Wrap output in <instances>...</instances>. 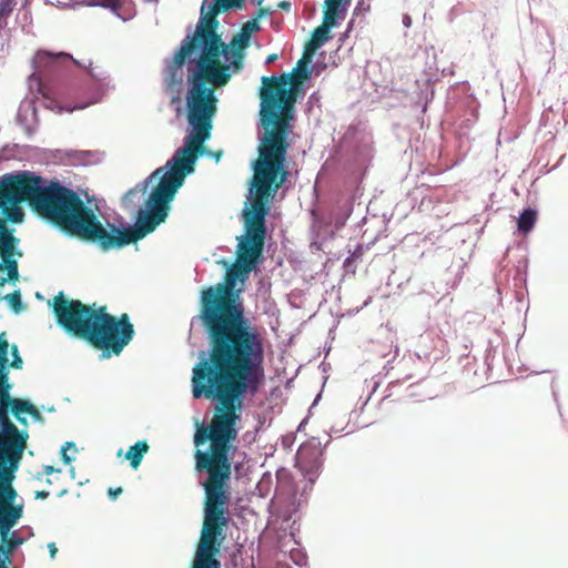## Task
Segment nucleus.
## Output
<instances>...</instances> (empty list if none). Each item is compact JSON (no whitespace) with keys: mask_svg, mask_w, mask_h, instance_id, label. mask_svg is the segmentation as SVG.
<instances>
[{"mask_svg":"<svg viewBox=\"0 0 568 568\" xmlns=\"http://www.w3.org/2000/svg\"><path fill=\"white\" fill-rule=\"evenodd\" d=\"M285 146L275 135L266 140L261 160L254 164L255 189L251 207L243 211L244 235L237 237L236 261L226 271L224 283L202 292L201 320L209 336V352L192 369L194 398L216 400L207 425L194 434L195 469L207 475L203 483L205 500H229L232 475L230 452L239 436L245 394L257 393L263 379L264 345L261 334L244 316L240 300L244 282L263 253L268 201L278 189Z\"/></svg>","mask_w":568,"mask_h":568,"instance_id":"f257e3e1","label":"nucleus"},{"mask_svg":"<svg viewBox=\"0 0 568 568\" xmlns=\"http://www.w3.org/2000/svg\"><path fill=\"white\" fill-rule=\"evenodd\" d=\"M27 202L41 217L61 231L79 239L98 243L104 251L121 248L142 240L165 222L169 205L154 196V189L136 214L133 227L119 229L109 224L104 229L97 215L71 189L58 182L43 185L41 176L22 171L0 176L1 220L21 223L24 213L20 206Z\"/></svg>","mask_w":568,"mask_h":568,"instance_id":"f03ea898","label":"nucleus"},{"mask_svg":"<svg viewBox=\"0 0 568 568\" xmlns=\"http://www.w3.org/2000/svg\"><path fill=\"white\" fill-rule=\"evenodd\" d=\"M230 79V67H222V62L217 61L215 47L209 48L201 59H196L186 95L187 120L192 130L185 139L184 146L174 153L164 168H158L141 184L140 192L144 193L148 184L158 180L154 196L162 199L166 205L174 199L186 174L194 170V163L203 149L204 141L210 138L217 103L214 89L225 85ZM138 187L124 194V205H129L132 196L139 192Z\"/></svg>","mask_w":568,"mask_h":568,"instance_id":"7ed1b4c3","label":"nucleus"},{"mask_svg":"<svg viewBox=\"0 0 568 568\" xmlns=\"http://www.w3.org/2000/svg\"><path fill=\"white\" fill-rule=\"evenodd\" d=\"M57 323L67 333L84 339L109 358L119 356L134 337V327L128 314H110L105 305L95 307L80 300H69L59 292L49 302Z\"/></svg>","mask_w":568,"mask_h":568,"instance_id":"20e7f679","label":"nucleus"},{"mask_svg":"<svg viewBox=\"0 0 568 568\" xmlns=\"http://www.w3.org/2000/svg\"><path fill=\"white\" fill-rule=\"evenodd\" d=\"M306 59L304 55L297 62L292 75L283 73L278 77L262 78V87L260 88V125L263 129V135L261 136L257 160H261V152L264 149L265 142L272 135L281 140L285 146L283 160L281 161L282 170L278 173L275 189H280L290 174L285 168V160L290 148L287 138L291 132V122L295 115L296 92L293 85L308 79L310 71L307 70Z\"/></svg>","mask_w":568,"mask_h":568,"instance_id":"39448f33","label":"nucleus"},{"mask_svg":"<svg viewBox=\"0 0 568 568\" xmlns=\"http://www.w3.org/2000/svg\"><path fill=\"white\" fill-rule=\"evenodd\" d=\"M12 384L9 382L8 366L0 369V475L14 476L13 473L22 458L29 438L27 430H19L10 419L9 414L27 426L31 404L27 399L11 397Z\"/></svg>","mask_w":568,"mask_h":568,"instance_id":"423d86ee","label":"nucleus"},{"mask_svg":"<svg viewBox=\"0 0 568 568\" xmlns=\"http://www.w3.org/2000/svg\"><path fill=\"white\" fill-rule=\"evenodd\" d=\"M245 0H204L201 6V16L196 24V30H204L213 33L217 39V61L223 55L225 62L222 67H230V73H237L243 68L245 50L250 47L251 37L260 31L261 27L256 19L245 22L240 31L233 36L231 42L225 44L217 33V16L232 9H241Z\"/></svg>","mask_w":568,"mask_h":568,"instance_id":"0eeeda50","label":"nucleus"},{"mask_svg":"<svg viewBox=\"0 0 568 568\" xmlns=\"http://www.w3.org/2000/svg\"><path fill=\"white\" fill-rule=\"evenodd\" d=\"M13 479L14 476L0 475V550L11 555L23 544V538L12 529L24 515V504L17 503Z\"/></svg>","mask_w":568,"mask_h":568,"instance_id":"6e6552de","label":"nucleus"},{"mask_svg":"<svg viewBox=\"0 0 568 568\" xmlns=\"http://www.w3.org/2000/svg\"><path fill=\"white\" fill-rule=\"evenodd\" d=\"M227 514H204L201 538L191 568H221L216 558L225 539Z\"/></svg>","mask_w":568,"mask_h":568,"instance_id":"1a4fd4ad","label":"nucleus"},{"mask_svg":"<svg viewBox=\"0 0 568 568\" xmlns=\"http://www.w3.org/2000/svg\"><path fill=\"white\" fill-rule=\"evenodd\" d=\"M204 30H196L192 36H187L183 41L175 53L173 60L166 68V77H165V85L166 89L173 91L178 85L182 83V67L185 61L192 57L193 53L200 51L199 58L201 59L207 49L211 47H215L217 50V39L213 33L206 31V34H203Z\"/></svg>","mask_w":568,"mask_h":568,"instance_id":"9d476101","label":"nucleus"},{"mask_svg":"<svg viewBox=\"0 0 568 568\" xmlns=\"http://www.w3.org/2000/svg\"><path fill=\"white\" fill-rule=\"evenodd\" d=\"M19 239L14 236L13 230L0 219V286L8 282L19 280L18 252Z\"/></svg>","mask_w":568,"mask_h":568,"instance_id":"9b49d317","label":"nucleus"},{"mask_svg":"<svg viewBox=\"0 0 568 568\" xmlns=\"http://www.w3.org/2000/svg\"><path fill=\"white\" fill-rule=\"evenodd\" d=\"M321 453L316 448L301 447L297 453V464L308 476L316 474L322 465L320 460ZM311 480L312 477H310Z\"/></svg>","mask_w":568,"mask_h":568,"instance_id":"f8f14e48","label":"nucleus"},{"mask_svg":"<svg viewBox=\"0 0 568 568\" xmlns=\"http://www.w3.org/2000/svg\"><path fill=\"white\" fill-rule=\"evenodd\" d=\"M347 7L348 4L338 1L325 0V10L322 23L331 29L336 27L338 19L345 18Z\"/></svg>","mask_w":568,"mask_h":568,"instance_id":"ddd939ff","label":"nucleus"},{"mask_svg":"<svg viewBox=\"0 0 568 568\" xmlns=\"http://www.w3.org/2000/svg\"><path fill=\"white\" fill-rule=\"evenodd\" d=\"M329 30L331 28L323 23L314 29L310 40L306 42L304 48V55L306 58H311L316 52V50H318L326 41L331 39Z\"/></svg>","mask_w":568,"mask_h":568,"instance_id":"4468645a","label":"nucleus"},{"mask_svg":"<svg viewBox=\"0 0 568 568\" xmlns=\"http://www.w3.org/2000/svg\"><path fill=\"white\" fill-rule=\"evenodd\" d=\"M149 444L145 440H139L126 452L125 458L130 460L133 469H138L144 455L149 452Z\"/></svg>","mask_w":568,"mask_h":568,"instance_id":"2eb2a0df","label":"nucleus"},{"mask_svg":"<svg viewBox=\"0 0 568 568\" xmlns=\"http://www.w3.org/2000/svg\"><path fill=\"white\" fill-rule=\"evenodd\" d=\"M59 59H68V60L73 61L77 65H81V63L78 60H75L72 55H70L69 53H65V52L51 53L45 50H40L37 52L36 57H34V62L39 65L45 67V65H49L50 63H53L54 61H57Z\"/></svg>","mask_w":568,"mask_h":568,"instance_id":"dca6fc26","label":"nucleus"},{"mask_svg":"<svg viewBox=\"0 0 568 568\" xmlns=\"http://www.w3.org/2000/svg\"><path fill=\"white\" fill-rule=\"evenodd\" d=\"M537 222V212L532 209H525L517 221L518 231L528 234Z\"/></svg>","mask_w":568,"mask_h":568,"instance_id":"f3484780","label":"nucleus"},{"mask_svg":"<svg viewBox=\"0 0 568 568\" xmlns=\"http://www.w3.org/2000/svg\"><path fill=\"white\" fill-rule=\"evenodd\" d=\"M17 0H0V29L8 26V19L17 7Z\"/></svg>","mask_w":568,"mask_h":568,"instance_id":"a211bd4d","label":"nucleus"},{"mask_svg":"<svg viewBox=\"0 0 568 568\" xmlns=\"http://www.w3.org/2000/svg\"><path fill=\"white\" fill-rule=\"evenodd\" d=\"M84 68L89 71L90 75L94 80L100 82L101 87H110L109 73L106 71L98 70L99 68H93L92 62H90L89 65H84Z\"/></svg>","mask_w":568,"mask_h":568,"instance_id":"6ab92c4d","label":"nucleus"},{"mask_svg":"<svg viewBox=\"0 0 568 568\" xmlns=\"http://www.w3.org/2000/svg\"><path fill=\"white\" fill-rule=\"evenodd\" d=\"M9 351L11 353L12 359L10 363L8 362V369H21L23 367V359L20 356L18 346L16 344H9Z\"/></svg>","mask_w":568,"mask_h":568,"instance_id":"aec40b11","label":"nucleus"},{"mask_svg":"<svg viewBox=\"0 0 568 568\" xmlns=\"http://www.w3.org/2000/svg\"><path fill=\"white\" fill-rule=\"evenodd\" d=\"M9 343L6 333H0V369L8 366Z\"/></svg>","mask_w":568,"mask_h":568,"instance_id":"412c9836","label":"nucleus"},{"mask_svg":"<svg viewBox=\"0 0 568 568\" xmlns=\"http://www.w3.org/2000/svg\"><path fill=\"white\" fill-rule=\"evenodd\" d=\"M4 298L8 301L11 308L16 313H19L22 310V301H21L20 291H14L13 293L8 294Z\"/></svg>","mask_w":568,"mask_h":568,"instance_id":"4be33fe9","label":"nucleus"},{"mask_svg":"<svg viewBox=\"0 0 568 568\" xmlns=\"http://www.w3.org/2000/svg\"><path fill=\"white\" fill-rule=\"evenodd\" d=\"M97 101H91V102H88V103H84V104H79V105H74L72 108L68 106H62V105H59L58 109H57V113H62L63 111H67V112H73L75 110H82L87 106H89L90 104H93L95 103Z\"/></svg>","mask_w":568,"mask_h":568,"instance_id":"5701e85b","label":"nucleus"},{"mask_svg":"<svg viewBox=\"0 0 568 568\" xmlns=\"http://www.w3.org/2000/svg\"><path fill=\"white\" fill-rule=\"evenodd\" d=\"M0 562H3V566L9 567L12 564V555L0 550Z\"/></svg>","mask_w":568,"mask_h":568,"instance_id":"b1692460","label":"nucleus"},{"mask_svg":"<svg viewBox=\"0 0 568 568\" xmlns=\"http://www.w3.org/2000/svg\"><path fill=\"white\" fill-rule=\"evenodd\" d=\"M28 415H30L34 420H38V422L43 420V417H42L40 410L33 404H31Z\"/></svg>","mask_w":568,"mask_h":568,"instance_id":"393cba45","label":"nucleus"},{"mask_svg":"<svg viewBox=\"0 0 568 568\" xmlns=\"http://www.w3.org/2000/svg\"><path fill=\"white\" fill-rule=\"evenodd\" d=\"M61 474V470L60 469H57L54 468L53 466H44L43 467V475L47 476V477H50L52 474Z\"/></svg>","mask_w":568,"mask_h":568,"instance_id":"a878e982","label":"nucleus"},{"mask_svg":"<svg viewBox=\"0 0 568 568\" xmlns=\"http://www.w3.org/2000/svg\"><path fill=\"white\" fill-rule=\"evenodd\" d=\"M122 488L121 487H118V488H110L109 489V496L112 498V499H115L119 495L122 494Z\"/></svg>","mask_w":568,"mask_h":568,"instance_id":"bb28decb","label":"nucleus"},{"mask_svg":"<svg viewBox=\"0 0 568 568\" xmlns=\"http://www.w3.org/2000/svg\"><path fill=\"white\" fill-rule=\"evenodd\" d=\"M271 11L268 8H260L256 12V17L254 19L258 20L260 18L266 16V14H270Z\"/></svg>","mask_w":568,"mask_h":568,"instance_id":"cd10ccee","label":"nucleus"},{"mask_svg":"<svg viewBox=\"0 0 568 568\" xmlns=\"http://www.w3.org/2000/svg\"><path fill=\"white\" fill-rule=\"evenodd\" d=\"M50 493L47 490H38L36 491V499H47L49 497Z\"/></svg>","mask_w":568,"mask_h":568,"instance_id":"c85d7f7f","label":"nucleus"},{"mask_svg":"<svg viewBox=\"0 0 568 568\" xmlns=\"http://www.w3.org/2000/svg\"><path fill=\"white\" fill-rule=\"evenodd\" d=\"M48 548H49V551H50V557H51V558H54V556H55V554H57V551H58V549H57V547H55V544H54V542H50V544L48 545Z\"/></svg>","mask_w":568,"mask_h":568,"instance_id":"c756f323","label":"nucleus"},{"mask_svg":"<svg viewBox=\"0 0 568 568\" xmlns=\"http://www.w3.org/2000/svg\"><path fill=\"white\" fill-rule=\"evenodd\" d=\"M276 60H277V54L276 53H272V54L267 55L265 63L270 64V63L275 62Z\"/></svg>","mask_w":568,"mask_h":568,"instance_id":"7c9ffc66","label":"nucleus"},{"mask_svg":"<svg viewBox=\"0 0 568 568\" xmlns=\"http://www.w3.org/2000/svg\"><path fill=\"white\" fill-rule=\"evenodd\" d=\"M62 460L64 462V464L71 463V458L67 455L65 447H63L62 449Z\"/></svg>","mask_w":568,"mask_h":568,"instance_id":"2f4dec72","label":"nucleus"},{"mask_svg":"<svg viewBox=\"0 0 568 568\" xmlns=\"http://www.w3.org/2000/svg\"><path fill=\"white\" fill-rule=\"evenodd\" d=\"M278 8L283 9V10H290L291 3L288 1H282L278 3Z\"/></svg>","mask_w":568,"mask_h":568,"instance_id":"473e14b6","label":"nucleus"},{"mask_svg":"<svg viewBox=\"0 0 568 568\" xmlns=\"http://www.w3.org/2000/svg\"><path fill=\"white\" fill-rule=\"evenodd\" d=\"M47 484L48 485H51L52 484V479L50 477L47 478Z\"/></svg>","mask_w":568,"mask_h":568,"instance_id":"72a5a7b5","label":"nucleus"},{"mask_svg":"<svg viewBox=\"0 0 568 568\" xmlns=\"http://www.w3.org/2000/svg\"><path fill=\"white\" fill-rule=\"evenodd\" d=\"M406 26H408L409 23V18H406V20L404 21Z\"/></svg>","mask_w":568,"mask_h":568,"instance_id":"f704fd0d","label":"nucleus"},{"mask_svg":"<svg viewBox=\"0 0 568 568\" xmlns=\"http://www.w3.org/2000/svg\"><path fill=\"white\" fill-rule=\"evenodd\" d=\"M406 26H408L409 23V18H406V20L404 21Z\"/></svg>","mask_w":568,"mask_h":568,"instance_id":"c9c22d12","label":"nucleus"},{"mask_svg":"<svg viewBox=\"0 0 568 568\" xmlns=\"http://www.w3.org/2000/svg\"><path fill=\"white\" fill-rule=\"evenodd\" d=\"M0 568H9V567H6V566H3V562H0Z\"/></svg>","mask_w":568,"mask_h":568,"instance_id":"e433bc0d","label":"nucleus"},{"mask_svg":"<svg viewBox=\"0 0 568 568\" xmlns=\"http://www.w3.org/2000/svg\"><path fill=\"white\" fill-rule=\"evenodd\" d=\"M67 446H72V447H74V444H72V443H67Z\"/></svg>","mask_w":568,"mask_h":568,"instance_id":"4c0bfd02","label":"nucleus"},{"mask_svg":"<svg viewBox=\"0 0 568 568\" xmlns=\"http://www.w3.org/2000/svg\"><path fill=\"white\" fill-rule=\"evenodd\" d=\"M65 493V490H62L59 493V496H62Z\"/></svg>","mask_w":568,"mask_h":568,"instance_id":"58836bf2","label":"nucleus"}]
</instances>
